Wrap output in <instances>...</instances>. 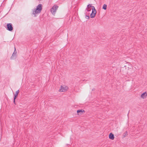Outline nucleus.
<instances>
[{
    "label": "nucleus",
    "instance_id": "nucleus-19",
    "mask_svg": "<svg viewBox=\"0 0 147 147\" xmlns=\"http://www.w3.org/2000/svg\"><path fill=\"white\" fill-rule=\"evenodd\" d=\"M130 65H131V64H129V66H130Z\"/></svg>",
    "mask_w": 147,
    "mask_h": 147
},
{
    "label": "nucleus",
    "instance_id": "nucleus-8",
    "mask_svg": "<svg viewBox=\"0 0 147 147\" xmlns=\"http://www.w3.org/2000/svg\"><path fill=\"white\" fill-rule=\"evenodd\" d=\"M109 138L110 139L113 140L114 138V135L112 133H111L109 134Z\"/></svg>",
    "mask_w": 147,
    "mask_h": 147
},
{
    "label": "nucleus",
    "instance_id": "nucleus-16",
    "mask_svg": "<svg viewBox=\"0 0 147 147\" xmlns=\"http://www.w3.org/2000/svg\"><path fill=\"white\" fill-rule=\"evenodd\" d=\"M85 18L87 19H88L89 18V16H85Z\"/></svg>",
    "mask_w": 147,
    "mask_h": 147
},
{
    "label": "nucleus",
    "instance_id": "nucleus-5",
    "mask_svg": "<svg viewBox=\"0 0 147 147\" xmlns=\"http://www.w3.org/2000/svg\"><path fill=\"white\" fill-rule=\"evenodd\" d=\"M17 56V52L16 50V49L15 48V50L14 52L13 53L11 56V59H13L16 58Z\"/></svg>",
    "mask_w": 147,
    "mask_h": 147
},
{
    "label": "nucleus",
    "instance_id": "nucleus-7",
    "mask_svg": "<svg viewBox=\"0 0 147 147\" xmlns=\"http://www.w3.org/2000/svg\"><path fill=\"white\" fill-rule=\"evenodd\" d=\"M147 96V93L146 92H145L142 94L141 96V97L144 99L145 97H146Z\"/></svg>",
    "mask_w": 147,
    "mask_h": 147
},
{
    "label": "nucleus",
    "instance_id": "nucleus-12",
    "mask_svg": "<svg viewBox=\"0 0 147 147\" xmlns=\"http://www.w3.org/2000/svg\"><path fill=\"white\" fill-rule=\"evenodd\" d=\"M128 135V132L127 131H126V132L124 133L123 134V137H125L126 136Z\"/></svg>",
    "mask_w": 147,
    "mask_h": 147
},
{
    "label": "nucleus",
    "instance_id": "nucleus-18",
    "mask_svg": "<svg viewBox=\"0 0 147 147\" xmlns=\"http://www.w3.org/2000/svg\"><path fill=\"white\" fill-rule=\"evenodd\" d=\"M127 116H128H128H129V113H128L127 114Z\"/></svg>",
    "mask_w": 147,
    "mask_h": 147
},
{
    "label": "nucleus",
    "instance_id": "nucleus-17",
    "mask_svg": "<svg viewBox=\"0 0 147 147\" xmlns=\"http://www.w3.org/2000/svg\"><path fill=\"white\" fill-rule=\"evenodd\" d=\"M15 99H14V98L13 102H14V104H16L15 101Z\"/></svg>",
    "mask_w": 147,
    "mask_h": 147
},
{
    "label": "nucleus",
    "instance_id": "nucleus-3",
    "mask_svg": "<svg viewBox=\"0 0 147 147\" xmlns=\"http://www.w3.org/2000/svg\"><path fill=\"white\" fill-rule=\"evenodd\" d=\"M68 89L67 86H61L59 91L61 92H64L66 91Z\"/></svg>",
    "mask_w": 147,
    "mask_h": 147
},
{
    "label": "nucleus",
    "instance_id": "nucleus-9",
    "mask_svg": "<svg viewBox=\"0 0 147 147\" xmlns=\"http://www.w3.org/2000/svg\"><path fill=\"white\" fill-rule=\"evenodd\" d=\"M96 13L92 11L90 15V17L91 18H93L95 16V15L96 14Z\"/></svg>",
    "mask_w": 147,
    "mask_h": 147
},
{
    "label": "nucleus",
    "instance_id": "nucleus-10",
    "mask_svg": "<svg viewBox=\"0 0 147 147\" xmlns=\"http://www.w3.org/2000/svg\"><path fill=\"white\" fill-rule=\"evenodd\" d=\"M20 92V91L19 90H18L16 91V93L14 95V99H16V98L17 97L18 94Z\"/></svg>",
    "mask_w": 147,
    "mask_h": 147
},
{
    "label": "nucleus",
    "instance_id": "nucleus-13",
    "mask_svg": "<svg viewBox=\"0 0 147 147\" xmlns=\"http://www.w3.org/2000/svg\"><path fill=\"white\" fill-rule=\"evenodd\" d=\"M107 5L105 4H104L103 6L102 9L105 10H106L107 9Z\"/></svg>",
    "mask_w": 147,
    "mask_h": 147
},
{
    "label": "nucleus",
    "instance_id": "nucleus-15",
    "mask_svg": "<svg viewBox=\"0 0 147 147\" xmlns=\"http://www.w3.org/2000/svg\"><path fill=\"white\" fill-rule=\"evenodd\" d=\"M86 10H87V11H90L91 10V8H87L86 9Z\"/></svg>",
    "mask_w": 147,
    "mask_h": 147
},
{
    "label": "nucleus",
    "instance_id": "nucleus-2",
    "mask_svg": "<svg viewBox=\"0 0 147 147\" xmlns=\"http://www.w3.org/2000/svg\"><path fill=\"white\" fill-rule=\"evenodd\" d=\"M58 7L56 5H54L51 9V11L53 14L54 15Z\"/></svg>",
    "mask_w": 147,
    "mask_h": 147
},
{
    "label": "nucleus",
    "instance_id": "nucleus-1",
    "mask_svg": "<svg viewBox=\"0 0 147 147\" xmlns=\"http://www.w3.org/2000/svg\"><path fill=\"white\" fill-rule=\"evenodd\" d=\"M42 9V5L41 4H39L37 6L36 9H35L33 11L32 14L34 15L35 16H36L35 14L38 13H40Z\"/></svg>",
    "mask_w": 147,
    "mask_h": 147
},
{
    "label": "nucleus",
    "instance_id": "nucleus-14",
    "mask_svg": "<svg viewBox=\"0 0 147 147\" xmlns=\"http://www.w3.org/2000/svg\"><path fill=\"white\" fill-rule=\"evenodd\" d=\"M92 6L90 4L88 5L87 6V8H90L91 7H92Z\"/></svg>",
    "mask_w": 147,
    "mask_h": 147
},
{
    "label": "nucleus",
    "instance_id": "nucleus-11",
    "mask_svg": "<svg viewBox=\"0 0 147 147\" xmlns=\"http://www.w3.org/2000/svg\"><path fill=\"white\" fill-rule=\"evenodd\" d=\"M92 11L94 12V13H96V10L95 8L94 7V6H92Z\"/></svg>",
    "mask_w": 147,
    "mask_h": 147
},
{
    "label": "nucleus",
    "instance_id": "nucleus-6",
    "mask_svg": "<svg viewBox=\"0 0 147 147\" xmlns=\"http://www.w3.org/2000/svg\"><path fill=\"white\" fill-rule=\"evenodd\" d=\"M77 112L78 114V115H79L80 114H81L82 113H84L85 111L83 109L78 110L77 111Z\"/></svg>",
    "mask_w": 147,
    "mask_h": 147
},
{
    "label": "nucleus",
    "instance_id": "nucleus-4",
    "mask_svg": "<svg viewBox=\"0 0 147 147\" xmlns=\"http://www.w3.org/2000/svg\"><path fill=\"white\" fill-rule=\"evenodd\" d=\"M12 25L11 23L7 24V25L6 29L7 30L11 31L13 30Z\"/></svg>",
    "mask_w": 147,
    "mask_h": 147
}]
</instances>
